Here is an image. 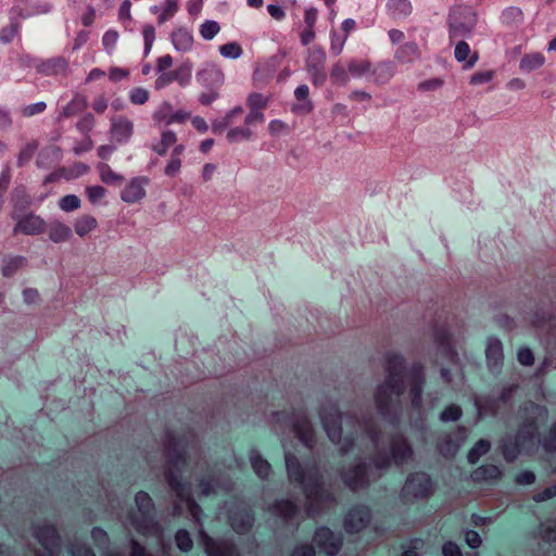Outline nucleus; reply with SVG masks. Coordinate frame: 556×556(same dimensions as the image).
Here are the masks:
<instances>
[{"mask_svg":"<svg viewBox=\"0 0 556 556\" xmlns=\"http://www.w3.org/2000/svg\"><path fill=\"white\" fill-rule=\"evenodd\" d=\"M314 542L328 556L337 555L342 546L341 535L324 527L316 530Z\"/></svg>","mask_w":556,"mask_h":556,"instance_id":"obj_16","label":"nucleus"},{"mask_svg":"<svg viewBox=\"0 0 556 556\" xmlns=\"http://www.w3.org/2000/svg\"><path fill=\"white\" fill-rule=\"evenodd\" d=\"M422 369L424 368L420 364H414L410 369L412 381L409 386V397L412 405L416 408H419L421 405V395L425 384Z\"/></svg>","mask_w":556,"mask_h":556,"instance_id":"obj_20","label":"nucleus"},{"mask_svg":"<svg viewBox=\"0 0 556 556\" xmlns=\"http://www.w3.org/2000/svg\"><path fill=\"white\" fill-rule=\"evenodd\" d=\"M97 168L101 181L106 185L119 186L124 181V176L114 172L106 163H100Z\"/></svg>","mask_w":556,"mask_h":556,"instance_id":"obj_33","label":"nucleus"},{"mask_svg":"<svg viewBox=\"0 0 556 556\" xmlns=\"http://www.w3.org/2000/svg\"><path fill=\"white\" fill-rule=\"evenodd\" d=\"M394 76V66L389 63H381L372 71V81L376 84H386Z\"/></svg>","mask_w":556,"mask_h":556,"instance_id":"obj_37","label":"nucleus"},{"mask_svg":"<svg viewBox=\"0 0 556 556\" xmlns=\"http://www.w3.org/2000/svg\"><path fill=\"white\" fill-rule=\"evenodd\" d=\"M242 52L241 46L236 41L227 42L219 47V53L225 59H239L242 55Z\"/></svg>","mask_w":556,"mask_h":556,"instance_id":"obj_47","label":"nucleus"},{"mask_svg":"<svg viewBox=\"0 0 556 556\" xmlns=\"http://www.w3.org/2000/svg\"><path fill=\"white\" fill-rule=\"evenodd\" d=\"M231 527L238 533H243L252 527L253 516L250 511H238L231 516Z\"/></svg>","mask_w":556,"mask_h":556,"instance_id":"obj_34","label":"nucleus"},{"mask_svg":"<svg viewBox=\"0 0 556 556\" xmlns=\"http://www.w3.org/2000/svg\"><path fill=\"white\" fill-rule=\"evenodd\" d=\"M33 534L43 548V553H39L38 556H54L59 547V536L55 528L45 520L38 521L33 527Z\"/></svg>","mask_w":556,"mask_h":556,"instance_id":"obj_11","label":"nucleus"},{"mask_svg":"<svg viewBox=\"0 0 556 556\" xmlns=\"http://www.w3.org/2000/svg\"><path fill=\"white\" fill-rule=\"evenodd\" d=\"M326 52L321 47H314L307 53L306 68L311 74L313 84L316 86H321L326 81Z\"/></svg>","mask_w":556,"mask_h":556,"instance_id":"obj_12","label":"nucleus"},{"mask_svg":"<svg viewBox=\"0 0 556 556\" xmlns=\"http://www.w3.org/2000/svg\"><path fill=\"white\" fill-rule=\"evenodd\" d=\"M118 40V33L116 30H108L102 38L104 48L111 52Z\"/></svg>","mask_w":556,"mask_h":556,"instance_id":"obj_63","label":"nucleus"},{"mask_svg":"<svg viewBox=\"0 0 556 556\" xmlns=\"http://www.w3.org/2000/svg\"><path fill=\"white\" fill-rule=\"evenodd\" d=\"M370 68V63L366 60H351L348 65L349 73L355 78L369 73Z\"/></svg>","mask_w":556,"mask_h":556,"instance_id":"obj_44","label":"nucleus"},{"mask_svg":"<svg viewBox=\"0 0 556 556\" xmlns=\"http://www.w3.org/2000/svg\"><path fill=\"white\" fill-rule=\"evenodd\" d=\"M294 96L299 101H303L302 104L293 108L294 112L308 113L313 109L312 102L308 100V87L306 85H300L295 91Z\"/></svg>","mask_w":556,"mask_h":556,"instance_id":"obj_39","label":"nucleus"},{"mask_svg":"<svg viewBox=\"0 0 556 556\" xmlns=\"http://www.w3.org/2000/svg\"><path fill=\"white\" fill-rule=\"evenodd\" d=\"M177 141V136L172 130H164L161 135V141L153 146V151L156 152L159 155L166 154L169 147L175 144Z\"/></svg>","mask_w":556,"mask_h":556,"instance_id":"obj_40","label":"nucleus"},{"mask_svg":"<svg viewBox=\"0 0 556 556\" xmlns=\"http://www.w3.org/2000/svg\"><path fill=\"white\" fill-rule=\"evenodd\" d=\"M518 362L523 366H531L534 362V355L528 348L519 349L517 353Z\"/></svg>","mask_w":556,"mask_h":556,"instance_id":"obj_64","label":"nucleus"},{"mask_svg":"<svg viewBox=\"0 0 556 556\" xmlns=\"http://www.w3.org/2000/svg\"><path fill=\"white\" fill-rule=\"evenodd\" d=\"M319 416L329 440L339 445L342 454L350 452L352 439L349 427L352 426L353 418L340 414L337 406L330 402L321 405Z\"/></svg>","mask_w":556,"mask_h":556,"instance_id":"obj_7","label":"nucleus"},{"mask_svg":"<svg viewBox=\"0 0 556 556\" xmlns=\"http://www.w3.org/2000/svg\"><path fill=\"white\" fill-rule=\"evenodd\" d=\"M434 492V485L429 475L415 472L407 477L401 492L402 498L407 502L428 498Z\"/></svg>","mask_w":556,"mask_h":556,"instance_id":"obj_9","label":"nucleus"},{"mask_svg":"<svg viewBox=\"0 0 556 556\" xmlns=\"http://www.w3.org/2000/svg\"><path fill=\"white\" fill-rule=\"evenodd\" d=\"M37 148L38 144L35 141L27 143L18 154L17 165L23 166L26 164L34 156Z\"/></svg>","mask_w":556,"mask_h":556,"instance_id":"obj_55","label":"nucleus"},{"mask_svg":"<svg viewBox=\"0 0 556 556\" xmlns=\"http://www.w3.org/2000/svg\"><path fill=\"white\" fill-rule=\"evenodd\" d=\"M391 455L396 465H403L412 459L413 448L404 437L397 435L391 441Z\"/></svg>","mask_w":556,"mask_h":556,"instance_id":"obj_22","label":"nucleus"},{"mask_svg":"<svg viewBox=\"0 0 556 556\" xmlns=\"http://www.w3.org/2000/svg\"><path fill=\"white\" fill-rule=\"evenodd\" d=\"M88 200L92 204H99L105 197L106 190L99 185L89 186L86 188Z\"/></svg>","mask_w":556,"mask_h":556,"instance_id":"obj_53","label":"nucleus"},{"mask_svg":"<svg viewBox=\"0 0 556 556\" xmlns=\"http://www.w3.org/2000/svg\"><path fill=\"white\" fill-rule=\"evenodd\" d=\"M394 56L401 63H413L421 58V52L418 45L410 41L399 47Z\"/></svg>","mask_w":556,"mask_h":556,"instance_id":"obj_27","label":"nucleus"},{"mask_svg":"<svg viewBox=\"0 0 556 556\" xmlns=\"http://www.w3.org/2000/svg\"><path fill=\"white\" fill-rule=\"evenodd\" d=\"M348 40L346 35H340L337 31L330 34V51L333 55H339L345 46Z\"/></svg>","mask_w":556,"mask_h":556,"instance_id":"obj_51","label":"nucleus"},{"mask_svg":"<svg viewBox=\"0 0 556 556\" xmlns=\"http://www.w3.org/2000/svg\"><path fill=\"white\" fill-rule=\"evenodd\" d=\"M269 101V98L258 93V92H252L247 98V104L250 109L253 110H262L267 106Z\"/></svg>","mask_w":556,"mask_h":556,"instance_id":"obj_50","label":"nucleus"},{"mask_svg":"<svg viewBox=\"0 0 556 556\" xmlns=\"http://www.w3.org/2000/svg\"><path fill=\"white\" fill-rule=\"evenodd\" d=\"M491 447V444L488 440L481 439L479 440L475 446L468 453V462L470 464H476L479 458L486 454Z\"/></svg>","mask_w":556,"mask_h":556,"instance_id":"obj_45","label":"nucleus"},{"mask_svg":"<svg viewBox=\"0 0 556 556\" xmlns=\"http://www.w3.org/2000/svg\"><path fill=\"white\" fill-rule=\"evenodd\" d=\"M135 504L136 508L127 515L125 525L144 536H155L163 543L162 529L155 520L154 503L151 496L140 491L135 496ZM162 548L165 554L166 548L164 544H162Z\"/></svg>","mask_w":556,"mask_h":556,"instance_id":"obj_6","label":"nucleus"},{"mask_svg":"<svg viewBox=\"0 0 556 556\" xmlns=\"http://www.w3.org/2000/svg\"><path fill=\"white\" fill-rule=\"evenodd\" d=\"M17 31H18V24L11 23L10 26L3 28L0 31V40L4 43H8V42L12 41V39L17 34Z\"/></svg>","mask_w":556,"mask_h":556,"instance_id":"obj_62","label":"nucleus"},{"mask_svg":"<svg viewBox=\"0 0 556 556\" xmlns=\"http://www.w3.org/2000/svg\"><path fill=\"white\" fill-rule=\"evenodd\" d=\"M172 42L177 51L187 52L193 46V36L186 28H177L172 33Z\"/></svg>","mask_w":556,"mask_h":556,"instance_id":"obj_28","label":"nucleus"},{"mask_svg":"<svg viewBox=\"0 0 556 556\" xmlns=\"http://www.w3.org/2000/svg\"><path fill=\"white\" fill-rule=\"evenodd\" d=\"M149 96L150 93L147 89L137 87L130 91L129 99L131 103L142 105L149 100Z\"/></svg>","mask_w":556,"mask_h":556,"instance_id":"obj_56","label":"nucleus"},{"mask_svg":"<svg viewBox=\"0 0 556 556\" xmlns=\"http://www.w3.org/2000/svg\"><path fill=\"white\" fill-rule=\"evenodd\" d=\"M493 77H494V72H492V71L478 72V73H475L470 77V84L473 86L486 84V83L491 81L493 79Z\"/></svg>","mask_w":556,"mask_h":556,"instance_id":"obj_59","label":"nucleus"},{"mask_svg":"<svg viewBox=\"0 0 556 556\" xmlns=\"http://www.w3.org/2000/svg\"><path fill=\"white\" fill-rule=\"evenodd\" d=\"M201 544L207 556H238L235 546L228 541H215L202 529L200 530Z\"/></svg>","mask_w":556,"mask_h":556,"instance_id":"obj_17","label":"nucleus"},{"mask_svg":"<svg viewBox=\"0 0 556 556\" xmlns=\"http://www.w3.org/2000/svg\"><path fill=\"white\" fill-rule=\"evenodd\" d=\"M178 11L177 0H165L163 11L159 16V23L163 24L168 18L173 17Z\"/></svg>","mask_w":556,"mask_h":556,"instance_id":"obj_54","label":"nucleus"},{"mask_svg":"<svg viewBox=\"0 0 556 556\" xmlns=\"http://www.w3.org/2000/svg\"><path fill=\"white\" fill-rule=\"evenodd\" d=\"M181 167V160L180 157H177L176 155H170V159L165 166L164 173L166 176L173 177L176 176Z\"/></svg>","mask_w":556,"mask_h":556,"instance_id":"obj_60","label":"nucleus"},{"mask_svg":"<svg viewBox=\"0 0 556 556\" xmlns=\"http://www.w3.org/2000/svg\"><path fill=\"white\" fill-rule=\"evenodd\" d=\"M144 39V52L148 54L155 39V30L152 25H146L142 30Z\"/></svg>","mask_w":556,"mask_h":556,"instance_id":"obj_61","label":"nucleus"},{"mask_svg":"<svg viewBox=\"0 0 556 556\" xmlns=\"http://www.w3.org/2000/svg\"><path fill=\"white\" fill-rule=\"evenodd\" d=\"M547 409L532 402L519 409L522 425L516 437H508L503 441V455L507 462H514L520 453L533 452L536 443L539 425L547 419Z\"/></svg>","mask_w":556,"mask_h":556,"instance_id":"obj_2","label":"nucleus"},{"mask_svg":"<svg viewBox=\"0 0 556 556\" xmlns=\"http://www.w3.org/2000/svg\"><path fill=\"white\" fill-rule=\"evenodd\" d=\"M502 472L495 465H484L472 471L471 478L476 482H489L497 480Z\"/></svg>","mask_w":556,"mask_h":556,"instance_id":"obj_30","label":"nucleus"},{"mask_svg":"<svg viewBox=\"0 0 556 556\" xmlns=\"http://www.w3.org/2000/svg\"><path fill=\"white\" fill-rule=\"evenodd\" d=\"M46 231L52 243L67 242L73 238L72 228L59 219H52L47 223Z\"/></svg>","mask_w":556,"mask_h":556,"instance_id":"obj_23","label":"nucleus"},{"mask_svg":"<svg viewBox=\"0 0 556 556\" xmlns=\"http://www.w3.org/2000/svg\"><path fill=\"white\" fill-rule=\"evenodd\" d=\"M134 134L132 122L125 116H117L111 119V139L117 143H127Z\"/></svg>","mask_w":556,"mask_h":556,"instance_id":"obj_18","label":"nucleus"},{"mask_svg":"<svg viewBox=\"0 0 556 556\" xmlns=\"http://www.w3.org/2000/svg\"><path fill=\"white\" fill-rule=\"evenodd\" d=\"M465 432H462L457 440H452L451 438H445L439 445L440 453L445 457L454 456L463 441L465 440Z\"/></svg>","mask_w":556,"mask_h":556,"instance_id":"obj_38","label":"nucleus"},{"mask_svg":"<svg viewBox=\"0 0 556 556\" xmlns=\"http://www.w3.org/2000/svg\"><path fill=\"white\" fill-rule=\"evenodd\" d=\"M286 467L289 479L303 486L309 514H317L332 503L331 494L319 483V472L315 466L303 467L293 455L286 453Z\"/></svg>","mask_w":556,"mask_h":556,"instance_id":"obj_4","label":"nucleus"},{"mask_svg":"<svg viewBox=\"0 0 556 556\" xmlns=\"http://www.w3.org/2000/svg\"><path fill=\"white\" fill-rule=\"evenodd\" d=\"M73 227L79 238H85L98 228V220L90 214H84L74 220Z\"/></svg>","mask_w":556,"mask_h":556,"instance_id":"obj_26","label":"nucleus"},{"mask_svg":"<svg viewBox=\"0 0 556 556\" xmlns=\"http://www.w3.org/2000/svg\"><path fill=\"white\" fill-rule=\"evenodd\" d=\"M370 520L371 514L367 506H354L344 518V529L350 534L358 533L369 525Z\"/></svg>","mask_w":556,"mask_h":556,"instance_id":"obj_13","label":"nucleus"},{"mask_svg":"<svg viewBox=\"0 0 556 556\" xmlns=\"http://www.w3.org/2000/svg\"><path fill=\"white\" fill-rule=\"evenodd\" d=\"M485 357L490 369H497L504 359L503 344L494 337H490L486 341Z\"/></svg>","mask_w":556,"mask_h":556,"instance_id":"obj_24","label":"nucleus"},{"mask_svg":"<svg viewBox=\"0 0 556 556\" xmlns=\"http://www.w3.org/2000/svg\"><path fill=\"white\" fill-rule=\"evenodd\" d=\"M273 509L274 514L282 517L286 520L292 519L298 513L296 506L290 501L278 502L274 505Z\"/></svg>","mask_w":556,"mask_h":556,"instance_id":"obj_42","label":"nucleus"},{"mask_svg":"<svg viewBox=\"0 0 556 556\" xmlns=\"http://www.w3.org/2000/svg\"><path fill=\"white\" fill-rule=\"evenodd\" d=\"M168 469L166 479L170 489L175 492L178 502L175 503V514H180L186 509L189 515L195 520L200 521L202 513L200 506L191 498L189 486L182 482V469L186 466L185 456L181 453L167 455Z\"/></svg>","mask_w":556,"mask_h":556,"instance_id":"obj_5","label":"nucleus"},{"mask_svg":"<svg viewBox=\"0 0 556 556\" xmlns=\"http://www.w3.org/2000/svg\"><path fill=\"white\" fill-rule=\"evenodd\" d=\"M150 180L146 176H137L131 178L121 191V199L126 204H136L141 202L146 195V188Z\"/></svg>","mask_w":556,"mask_h":556,"instance_id":"obj_15","label":"nucleus"},{"mask_svg":"<svg viewBox=\"0 0 556 556\" xmlns=\"http://www.w3.org/2000/svg\"><path fill=\"white\" fill-rule=\"evenodd\" d=\"M386 7L388 13L394 18L406 17L413 11L409 0H389Z\"/></svg>","mask_w":556,"mask_h":556,"instance_id":"obj_31","label":"nucleus"},{"mask_svg":"<svg viewBox=\"0 0 556 556\" xmlns=\"http://www.w3.org/2000/svg\"><path fill=\"white\" fill-rule=\"evenodd\" d=\"M174 79L181 86H186L191 80L192 76V64L186 62L181 64L175 72H173Z\"/></svg>","mask_w":556,"mask_h":556,"instance_id":"obj_48","label":"nucleus"},{"mask_svg":"<svg viewBox=\"0 0 556 556\" xmlns=\"http://www.w3.org/2000/svg\"><path fill=\"white\" fill-rule=\"evenodd\" d=\"M454 55L458 62L465 63V68L472 67L478 60V54L471 53L469 45L462 39L456 43Z\"/></svg>","mask_w":556,"mask_h":556,"instance_id":"obj_29","label":"nucleus"},{"mask_svg":"<svg viewBox=\"0 0 556 556\" xmlns=\"http://www.w3.org/2000/svg\"><path fill=\"white\" fill-rule=\"evenodd\" d=\"M27 264V260L24 256H13L5 258L2 264V275L4 277H12L15 275L20 269L25 267Z\"/></svg>","mask_w":556,"mask_h":556,"instance_id":"obj_36","label":"nucleus"},{"mask_svg":"<svg viewBox=\"0 0 556 556\" xmlns=\"http://www.w3.org/2000/svg\"><path fill=\"white\" fill-rule=\"evenodd\" d=\"M250 463L257 477H260L261 479L268 478V476L271 472V466L266 459L262 457V455L257 451H251Z\"/></svg>","mask_w":556,"mask_h":556,"instance_id":"obj_32","label":"nucleus"},{"mask_svg":"<svg viewBox=\"0 0 556 556\" xmlns=\"http://www.w3.org/2000/svg\"><path fill=\"white\" fill-rule=\"evenodd\" d=\"M545 64V56L541 52H529L521 56L519 61V71L529 74L540 70Z\"/></svg>","mask_w":556,"mask_h":556,"instance_id":"obj_25","label":"nucleus"},{"mask_svg":"<svg viewBox=\"0 0 556 556\" xmlns=\"http://www.w3.org/2000/svg\"><path fill=\"white\" fill-rule=\"evenodd\" d=\"M175 542L181 552H189L193 546L189 532L184 529L177 531Z\"/></svg>","mask_w":556,"mask_h":556,"instance_id":"obj_52","label":"nucleus"},{"mask_svg":"<svg viewBox=\"0 0 556 556\" xmlns=\"http://www.w3.org/2000/svg\"><path fill=\"white\" fill-rule=\"evenodd\" d=\"M197 77L206 87H220L225 80L223 70L215 63H207Z\"/></svg>","mask_w":556,"mask_h":556,"instance_id":"obj_21","label":"nucleus"},{"mask_svg":"<svg viewBox=\"0 0 556 556\" xmlns=\"http://www.w3.org/2000/svg\"><path fill=\"white\" fill-rule=\"evenodd\" d=\"M540 444L545 453L556 452V421L551 425Z\"/></svg>","mask_w":556,"mask_h":556,"instance_id":"obj_43","label":"nucleus"},{"mask_svg":"<svg viewBox=\"0 0 556 556\" xmlns=\"http://www.w3.org/2000/svg\"><path fill=\"white\" fill-rule=\"evenodd\" d=\"M67 68V62L63 58H54L42 62L38 66V71L46 75H56L65 72Z\"/></svg>","mask_w":556,"mask_h":556,"instance_id":"obj_35","label":"nucleus"},{"mask_svg":"<svg viewBox=\"0 0 556 556\" xmlns=\"http://www.w3.org/2000/svg\"><path fill=\"white\" fill-rule=\"evenodd\" d=\"M220 30V26L216 21L206 20L199 28L200 35L204 40H212Z\"/></svg>","mask_w":556,"mask_h":556,"instance_id":"obj_46","label":"nucleus"},{"mask_svg":"<svg viewBox=\"0 0 556 556\" xmlns=\"http://www.w3.org/2000/svg\"><path fill=\"white\" fill-rule=\"evenodd\" d=\"M384 366L387 378L375 390V405L383 418L394 422L401 412L400 396L404 391V357L397 353H388Z\"/></svg>","mask_w":556,"mask_h":556,"instance_id":"obj_1","label":"nucleus"},{"mask_svg":"<svg viewBox=\"0 0 556 556\" xmlns=\"http://www.w3.org/2000/svg\"><path fill=\"white\" fill-rule=\"evenodd\" d=\"M477 24V15L472 8L466 5L454 7L448 15L450 40L467 38Z\"/></svg>","mask_w":556,"mask_h":556,"instance_id":"obj_8","label":"nucleus"},{"mask_svg":"<svg viewBox=\"0 0 556 556\" xmlns=\"http://www.w3.org/2000/svg\"><path fill=\"white\" fill-rule=\"evenodd\" d=\"M290 424L299 438V440L306 446L311 447L314 443V431L312 425L304 414H295Z\"/></svg>","mask_w":556,"mask_h":556,"instance_id":"obj_19","label":"nucleus"},{"mask_svg":"<svg viewBox=\"0 0 556 556\" xmlns=\"http://www.w3.org/2000/svg\"><path fill=\"white\" fill-rule=\"evenodd\" d=\"M460 416V407L457 405H450L440 414V419L444 422L456 421Z\"/></svg>","mask_w":556,"mask_h":556,"instance_id":"obj_57","label":"nucleus"},{"mask_svg":"<svg viewBox=\"0 0 556 556\" xmlns=\"http://www.w3.org/2000/svg\"><path fill=\"white\" fill-rule=\"evenodd\" d=\"M59 207L64 212H73L80 207V199L75 194H67L60 199Z\"/></svg>","mask_w":556,"mask_h":556,"instance_id":"obj_49","label":"nucleus"},{"mask_svg":"<svg viewBox=\"0 0 556 556\" xmlns=\"http://www.w3.org/2000/svg\"><path fill=\"white\" fill-rule=\"evenodd\" d=\"M252 136V130L249 128L248 125L244 124V126H239L229 129L226 137L230 143H236L239 141L250 140Z\"/></svg>","mask_w":556,"mask_h":556,"instance_id":"obj_41","label":"nucleus"},{"mask_svg":"<svg viewBox=\"0 0 556 556\" xmlns=\"http://www.w3.org/2000/svg\"><path fill=\"white\" fill-rule=\"evenodd\" d=\"M352 428H355L354 422L352 424V426L349 427V429ZM358 429L362 431V433L357 435L356 439L353 438V432L349 430V432L351 433L350 438L352 439L351 450L353 448L354 441H356L357 446H362L364 444L370 445L377 452V456L374 459L375 468L365 470L363 466L357 464L354 468L342 472V479L344 483L353 490L362 488L363 485L368 483L370 479H376L380 475L378 471L388 468L390 465V458L387 455L381 454L380 452V438L378 432L372 429H368L363 425H357V429H355V432H358Z\"/></svg>","mask_w":556,"mask_h":556,"instance_id":"obj_3","label":"nucleus"},{"mask_svg":"<svg viewBox=\"0 0 556 556\" xmlns=\"http://www.w3.org/2000/svg\"><path fill=\"white\" fill-rule=\"evenodd\" d=\"M331 78L334 83L346 85L349 81V76L344 70V67L340 64H334L331 70Z\"/></svg>","mask_w":556,"mask_h":556,"instance_id":"obj_58","label":"nucleus"},{"mask_svg":"<svg viewBox=\"0 0 556 556\" xmlns=\"http://www.w3.org/2000/svg\"><path fill=\"white\" fill-rule=\"evenodd\" d=\"M190 117V113L185 110L175 111L173 105L164 101L153 112L152 118L159 126L170 124H182Z\"/></svg>","mask_w":556,"mask_h":556,"instance_id":"obj_14","label":"nucleus"},{"mask_svg":"<svg viewBox=\"0 0 556 556\" xmlns=\"http://www.w3.org/2000/svg\"><path fill=\"white\" fill-rule=\"evenodd\" d=\"M11 217L15 220L13 228L14 233H23L26 236H38L46 231L47 222L33 212L22 214L16 207L13 208Z\"/></svg>","mask_w":556,"mask_h":556,"instance_id":"obj_10","label":"nucleus"}]
</instances>
